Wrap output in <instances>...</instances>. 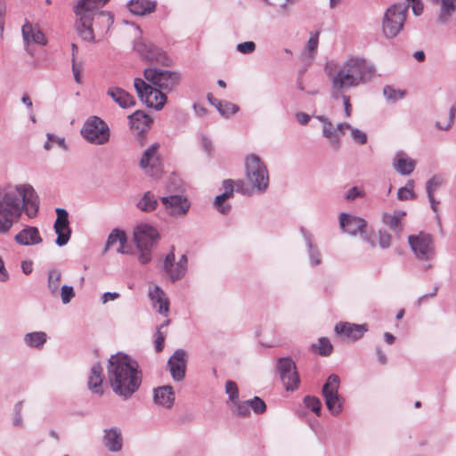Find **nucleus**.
Masks as SVG:
<instances>
[{
    "instance_id": "9b49d317",
    "label": "nucleus",
    "mask_w": 456,
    "mask_h": 456,
    "mask_svg": "<svg viewBox=\"0 0 456 456\" xmlns=\"http://www.w3.org/2000/svg\"><path fill=\"white\" fill-rule=\"evenodd\" d=\"M188 268V257L185 254H183L177 261H175V256L174 249L168 253L163 262V270L171 281L175 282L182 280Z\"/></svg>"
},
{
    "instance_id": "09e8293b",
    "label": "nucleus",
    "mask_w": 456,
    "mask_h": 456,
    "mask_svg": "<svg viewBox=\"0 0 456 456\" xmlns=\"http://www.w3.org/2000/svg\"><path fill=\"white\" fill-rule=\"evenodd\" d=\"M225 393L229 396V401L233 404L239 401V388L237 384L232 380H227L225 382Z\"/></svg>"
},
{
    "instance_id": "9d476101",
    "label": "nucleus",
    "mask_w": 456,
    "mask_h": 456,
    "mask_svg": "<svg viewBox=\"0 0 456 456\" xmlns=\"http://www.w3.org/2000/svg\"><path fill=\"white\" fill-rule=\"evenodd\" d=\"M408 243L419 261H429L435 256L434 241L430 234L420 232L417 235H410Z\"/></svg>"
},
{
    "instance_id": "a878e982",
    "label": "nucleus",
    "mask_w": 456,
    "mask_h": 456,
    "mask_svg": "<svg viewBox=\"0 0 456 456\" xmlns=\"http://www.w3.org/2000/svg\"><path fill=\"white\" fill-rule=\"evenodd\" d=\"M15 241L22 246L40 244L43 240L37 227L26 225L15 237Z\"/></svg>"
},
{
    "instance_id": "4be33fe9",
    "label": "nucleus",
    "mask_w": 456,
    "mask_h": 456,
    "mask_svg": "<svg viewBox=\"0 0 456 456\" xmlns=\"http://www.w3.org/2000/svg\"><path fill=\"white\" fill-rule=\"evenodd\" d=\"M102 444L110 452H119L123 448L121 429L118 427L105 428L103 430Z\"/></svg>"
},
{
    "instance_id": "e433bc0d",
    "label": "nucleus",
    "mask_w": 456,
    "mask_h": 456,
    "mask_svg": "<svg viewBox=\"0 0 456 456\" xmlns=\"http://www.w3.org/2000/svg\"><path fill=\"white\" fill-rule=\"evenodd\" d=\"M322 135L330 140V146L333 150H339L340 136L337 133V128H334L330 121L327 122V124H324V126H322Z\"/></svg>"
},
{
    "instance_id": "423d86ee",
    "label": "nucleus",
    "mask_w": 456,
    "mask_h": 456,
    "mask_svg": "<svg viewBox=\"0 0 456 456\" xmlns=\"http://www.w3.org/2000/svg\"><path fill=\"white\" fill-rule=\"evenodd\" d=\"M246 177L252 190L258 193L266 191L269 186V173L265 164L252 153L245 159Z\"/></svg>"
},
{
    "instance_id": "6e6552de",
    "label": "nucleus",
    "mask_w": 456,
    "mask_h": 456,
    "mask_svg": "<svg viewBox=\"0 0 456 456\" xmlns=\"http://www.w3.org/2000/svg\"><path fill=\"white\" fill-rule=\"evenodd\" d=\"M340 378L337 374H330L322 388V395L328 411L333 416H338L344 411L345 397L339 394Z\"/></svg>"
},
{
    "instance_id": "5701e85b",
    "label": "nucleus",
    "mask_w": 456,
    "mask_h": 456,
    "mask_svg": "<svg viewBox=\"0 0 456 456\" xmlns=\"http://www.w3.org/2000/svg\"><path fill=\"white\" fill-rule=\"evenodd\" d=\"M300 232L305 243L310 265L312 267L321 265L322 263V256L317 244L314 242V235L303 227L300 228Z\"/></svg>"
},
{
    "instance_id": "ddd939ff",
    "label": "nucleus",
    "mask_w": 456,
    "mask_h": 456,
    "mask_svg": "<svg viewBox=\"0 0 456 456\" xmlns=\"http://www.w3.org/2000/svg\"><path fill=\"white\" fill-rule=\"evenodd\" d=\"M278 370L287 391H294L298 387L300 379L296 364L291 358H280L278 361Z\"/></svg>"
},
{
    "instance_id": "f03ea898",
    "label": "nucleus",
    "mask_w": 456,
    "mask_h": 456,
    "mask_svg": "<svg viewBox=\"0 0 456 456\" xmlns=\"http://www.w3.org/2000/svg\"><path fill=\"white\" fill-rule=\"evenodd\" d=\"M38 196L30 184L8 185L0 189V232H7L24 211L34 217L38 211Z\"/></svg>"
},
{
    "instance_id": "f3484780",
    "label": "nucleus",
    "mask_w": 456,
    "mask_h": 456,
    "mask_svg": "<svg viewBox=\"0 0 456 456\" xmlns=\"http://www.w3.org/2000/svg\"><path fill=\"white\" fill-rule=\"evenodd\" d=\"M367 226L366 220L360 216L344 212L339 215V227L350 236L361 235Z\"/></svg>"
},
{
    "instance_id": "412c9836",
    "label": "nucleus",
    "mask_w": 456,
    "mask_h": 456,
    "mask_svg": "<svg viewBox=\"0 0 456 456\" xmlns=\"http://www.w3.org/2000/svg\"><path fill=\"white\" fill-rule=\"evenodd\" d=\"M367 330V324H355L343 322H338L334 328V331L337 335L344 336L351 341L359 340Z\"/></svg>"
},
{
    "instance_id": "6ab92c4d",
    "label": "nucleus",
    "mask_w": 456,
    "mask_h": 456,
    "mask_svg": "<svg viewBox=\"0 0 456 456\" xmlns=\"http://www.w3.org/2000/svg\"><path fill=\"white\" fill-rule=\"evenodd\" d=\"M57 218L54 223V231L57 234L55 243L59 247L66 245L70 238V228L69 226L68 212L64 208H57Z\"/></svg>"
},
{
    "instance_id": "8fccbe9b",
    "label": "nucleus",
    "mask_w": 456,
    "mask_h": 456,
    "mask_svg": "<svg viewBox=\"0 0 456 456\" xmlns=\"http://www.w3.org/2000/svg\"><path fill=\"white\" fill-rule=\"evenodd\" d=\"M248 400L233 403V411L240 417H248L250 414Z\"/></svg>"
},
{
    "instance_id": "5fc2aeb1",
    "label": "nucleus",
    "mask_w": 456,
    "mask_h": 456,
    "mask_svg": "<svg viewBox=\"0 0 456 456\" xmlns=\"http://www.w3.org/2000/svg\"><path fill=\"white\" fill-rule=\"evenodd\" d=\"M379 245L381 248L385 249L390 247L392 237L386 230H379L378 232Z\"/></svg>"
},
{
    "instance_id": "f257e3e1",
    "label": "nucleus",
    "mask_w": 456,
    "mask_h": 456,
    "mask_svg": "<svg viewBox=\"0 0 456 456\" xmlns=\"http://www.w3.org/2000/svg\"><path fill=\"white\" fill-rule=\"evenodd\" d=\"M325 73L330 82L331 96L336 100L342 98L345 114L350 117V98L345 92L370 81L375 74L374 66L362 57L351 56L340 65H326Z\"/></svg>"
},
{
    "instance_id": "72a5a7b5",
    "label": "nucleus",
    "mask_w": 456,
    "mask_h": 456,
    "mask_svg": "<svg viewBox=\"0 0 456 456\" xmlns=\"http://www.w3.org/2000/svg\"><path fill=\"white\" fill-rule=\"evenodd\" d=\"M155 0H130L128 3L129 11L135 15H147L156 10Z\"/></svg>"
},
{
    "instance_id": "bb28decb",
    "label": "nucleus",
    "mask_w": 456,
    "mask_h": 456,
    "mask_svg": "<svg viewBox=\"0 0 456 456\" xmlns=\"http://www.w3.org/2000/svg\"><path fill=\"white\" fill-rule=\"evenodd\" d=\"M224 192L217 195L215 199L214 205L223 215H226L231 211V205L224 203L226 200L230 199L233 195L234 183L232 180L228 179L223 182Z\"/></svg>"
},
{
    "instance_id": "4468645a",
    "label": "nucleus",
    "mask_w": 456,
    "mask_h": 456,
    "mask_svg": "<svg viewBox=\"0 0 456 456\" xmlns=\"http://www.w3.org/2000/svg\"><path fill=\"white\" fill-rule=\"evenodd\" d=\"M159 239L158 231L147 224H138L134 231V240L139 250L151 249Z\"/></svg>"
},
{
    "instance_id": "6e6d98bb",
    "label": "nucleus",
    "mask_w": 456,
    "mask_h": 456,
    "mask_svg": "<svg viewBox=\"0 0 456 456\" xmlns=\"http://www.w3.org/2000/svg\"><path fill=\"white\" fill-rule=\"evenodd\" d=\"M46 137L49 139V141H52V144H56L64 151H67L69 150V146L66 142L65 137L58 136L52 133H47Z\"/></svg>"
},
{
    "instance_id": "79ce46f5",
    "label": "nucleus",
    "mask_w": 456,
    "mask_h": 456,
    "mask_svg": "<svg viewBox=\"0 0 456 456\" xmlns=\"http://www.w3.org/2000/svg\"><path fill=\"white\" fill-rule=\"evenodd\" d=\"M216 110L218 112L225 118H229L231 115L235 114L239 111V106L227 101L216 102Z\"/></svg>"
},
{
    "instance_id": "a211bd4d",
    "label": "nucleus",
    "mask_w": 456,
    "mask_h": 456,
    "mask_svg": "<svg viewBox=\"0 0 456 456\" xmlns=\"http://www.w3.org/2000/svg\"><path fill=\"white\" fill-rule=\"evenodd\" d=\"M168 214L172 216H184L191 208V202L183 195H171L160 199Z\"/></svg>"
},
{
    "instance_id": "de8ad7c7",
    "label": "nucleus",
    "mask_w": 456,
    "mask_h": 456,
    "mask_svg": "<svg viewBox=\"0 0 456 456\" xmlns=\"http://www.w3.org/2000/svg\"><path fill=\"white\" fill-rule=\"evenodd\" d=\"M383 94L386 99L391 102L403 99L405 96V92L402 90H396L391 86H386L383 89Z\"/></svg>"
},
{
    "instance_id": "4d7b16f0",
    "label": "nucleus",
    "mask_w": 456,
    "mask_h": 456,
    "mask_svg": "<svg viewBox=\"0 0 456 456\" xmlns=\"http://www.w3.org/2000/svg\"><path fill=\"white\" fill-rule=\"evenodd\" d=\"M256 44L253 41H246L236 45V50L242 54H250L256 50Z\"/></svg>"
},
{
    "instance_id": "7ed1b4c3",
    "label": "nucleus",
    "mask_w": 456,
    "mask_h": 456,
    "mask_svg": "<svg viewBox=\"0 0 456 456\" xmlns=\"http://www.w3.org/2000/svg\"><path fill=\"white\" fill-rule=\"evenodd\" d=\"M143 76L145 80L137 77L134 81L137 95L148 107L160 110L167 102V93L178 86L180 74L161 68H148Z\"/></svg>"
},
{
    "instance_id": "a18cd8bd",
    "label": "nucleus",
    "mask_w": 456,
    "mask_h": 456,
    "mask_svg": "<svg viewBox=\"0 0 456 456\" xmlns=\"http://www.w3.org/2000/svg\"><path fill=\"white\" fill-rule=\"evenodd\" d=\"M414 181L408 180L404 187H401L397 191V198L400 200H414L416 195L413 191Z\"/></svg>"
},
{
    "instance_id": "774afa93",
    "label": "nucleus",
    "mask_w": 456,
    "mask_h": 456,
    "mask_svg": "<svg viewBox=\"0 0 456 456\" xmlns=\"http://www.w3.org/2000/svg\"><path fill=\"white\" fill-rule=\"evenodd\" d=\"M119 297L118 292H105L102 294L101 300L102 304H106L108 301H113Z\"/></svg>"
},
{
    "instance_id": "3c124183",
    "label": "nucleus",
    "mask_w": 456,
    "mask_h": 456,
    "mask_svg": "<svg viewBox=\"0 0 456 456\" xmlns=\"http://www.w3.org/2000/svg\"><path fill=\"white\" fill-rule=\"evenodd\" d=\"M248 403H249V408L256 414H262L266 410L265 403L258 396H255L253 399L248 400Z\"/></svg>"
},
{
    "instance_id": "052dcab7",
    "label": "nucleus",
    "mask_w": 456,
    "mask_h": 456,
    "mask_svg": "<svg viewBox=\"0 0 456 456\" xmlns=\"http://www.w3.org/2000/svg\"><path fill=\"white\" fill-rule=\"evenodd\" d=\"M364 197V191L359 189L357 186H354L349 189L346 194V199L347 200H354L356 198Z\"/></svg>"
},
{
    "instance_id": "2f4dec72",
    "label": "nucleus",
    "mask_w": 456,
    "mask_h": 456,
    "mask_svg": "<svg viewBox=\"0 0 456 456\" xmlns=\"http://www.w3.org/2000/svg\"><path fill=\"white\" fill-rule=\"evenodd\" d=\"M126 243V233L119 230L114 229L109 234L103 253H106L109 249L112 248L115 245H118L116 248V251L120 254H126V250L125 249V244Z\"/></svg>"
},
{
    "instance_id": "37998d69",
    "label": "nucleus",
    "mask_w": 456,
    "mask_h": 456,
    "mask_svg": "<svg viewBox=\"0 0 456 456\" xmlns=\"http://www.w3.org/2000/svg\"><path fill=\"white\" fill-rule=\"evenodd\" d=\"M456 115V106L452 105L451 106L449 112H448V118L445 121L442 120H436L435 123V126L441 131H448L452 128Z\"/></svg>"
},
{
    "instance_id": "69168bd1",
    "label": "nucleus",
    "mask_w": 456,
    "mask_h": 456,
    "mask_svg": "<svg viewBox=\"0 0 456 456\" xmlns=\"http://www.w3.org/2000/svg\"><path fill=\"white\" fill-rule=\"evenodd\" d=\"M10 275L8 271L5 268V265L4 260L0 257V281L6 282L9 281Z\"/></svg>"
},
{
    "instance_id": "c85d7f7f",
    "label": "nucleus",
    "mask_w": 456,
    "mask_h": 456,
    "mask_svg": "<svg viewBox=\"0 0 456 456\" xmlns=\"http://www.w3.org/2000/svg\"><path fill=\"white\" fill-rule=\"evenodd\" d=\"M106 94L122 109L134 107L136 103L134 96L118 86L109 87Z\"/></svg>"
},
{
    "instance_id": "0e129e2a",
    "label": "nucleus",
    "mask_w": 456,
    "mask_h": 456,
    "mask_svg": "<svg viewBox=\"0 0 456 456\" xmlns=\"http://www.w3.org/2000/svg\"><path fill=\"white\" fill-rule=\"evenodd\" d=\"M72 61V73L75 81L77 84L81 83V65L77 64L75 60Z\"/></svg>"
},
{
    "instance_id": "1a4fd4ad",
    "label": "nucleus",
    "mask_w": 456,
    "mask_h": 456,
    "mask_svg": "<svg viewBox=\"0 0 456 456\" xmlns=\"http://www.w3.org/2000/svg\"><path fill=\"white\" fill-rule=\"evenodd\" d=\"M80 134L86 142L95 145H104L110 138L108 124L97 116H90L85 121Z\"/></svg>"
},
{
    "instance_id": "b1692460",
    "label": "nucleus",
    "mask_w": 456,
    "mask_h": 456,
    "mask_svg": "<svg viewBox=\"0 0 456 456\" xmlns=\"http://www.w3.org/2000/svg\"><path fill=\"white\" fill-rule=\"evenodd\" d=\"M394 169L401 175H410L416 167V161L411 159L404 151H397L393 159Z\"/></svg>"
},
{
    "instance_id": "a19ab883",
    "label": "nucleus",
    "mask_w": 456,
    "mask_h": 456,
    "mask_svg": "<svg viewBox=\"0 0 456 456\" xmlns=\"http://www.w3.org/2000/svg\"><path fill=\"white\" fill-rule=\"evenodd\" d=\"M445 182L443 175H434L426 182V191L427 195H435V191L441 187Z\"/></svg>"
},
{
    "instance_id": "f8f14e48",
    "label": "nucleus",
    "mask_w": 456,
    "mask_h": 456,
    "mask_svg": "<svg viewBox=\"0 0 456 456\" xmlns=\"http://www.w3.org/2000/svg\"><path fill=\"white\" fill-rule=\"evenodd\" d=\"M159 144H151L140 159V167L151 177H157L162 172V160L159 153Z\"/></svg>"
},
{
    "instance_id": "338daca9",
    "label": "nucleus",
    "mask_w": 456,
    "mask_h": 456,
    "mask_svg": "<svg viewBox=\"0 0 456 456\" xmlns=\"http://www.w3.org/2000/svg\"><path fill=\"white\" fill-rule=\"evenodd\" d=\"M139 251H140V255L138 256L139 261L142 264L149 263L151 259V249H148V250L144 249V250H139Z\"/></svg>"
},
{
    "instance_id": "c756f323",
    "label": "nucleus",
    "mask_w": 456,
    "mask_h": 456,
    "mask_svg": "<svg viewBox=\"0 0 456 456\" xmlns=\"http://www.w3.org/2000/svg\"><path fill=\"white\" fill-rule=\"evenodd\" d=\"M175 392L171 386H163L153 390L154 403L166 409H170L175 403Z\"/></svg>"
},
{
    "instance_id": "c9c22d12",
    "label": "nucleus",
    "mask_w": 456,
    "mask_h": 456,
    "mask_svg": "<svg viewBox=\"0 0 456 456\" xmlns=\"http://www.w3.org/2000/svg\"><path fill=\"white\" fill-rule=\"evenodd\" d=\"M47 335L44 331H34L24 335L23 340L27 346L32 348H42L45 344Z\"/></svg>"
},
{
    "instance_id": "4c0bfd02",
    "label": "nucleus",
    "mask_w": 456,
    "mask_h": 456,
    "mask_svg": "<svg viewBox=\"0 0 456 456\" xmlns=\"http://www.w3.org/2000/svg\"><path fill=\"white\" fill-rule=\"evenodd\" d=\"M158 204L155 195L151 191H147L137 202L136 206L142 212H151L156 209Z\"/></svg>"
},
{
    "instance_id": "aec40b11",
    "label": "nucleus",
    "mask_w": 456,
    "mask_h": 456,
    "mask_svg": "<svg viewBox=\"0 0 456 456\" xmlns=\"http://www.w3.org/2000/svg\"><path fill=\"white\" fill-rule=\"evenodd\" d=\"M186 361V352L183 349H176L169 358L167 366L174 380L181 381L184 379Z\"/></svg>"
},
{
    "instance_id": "cd10ccee",
    "label": "nucleus",
    "mask_w": 456,
    "mask_h": 456,
    "mask_svg": "<svg viewBox=\"0 0 456 456\" xmlns=\"http://www.w3.org/2000/svg\"><path fill=\"white\" fill-rule=\"evenodd\" d=\"M103 369L99 362L94 363L90 370L87 380L88 389L95 395H102Z\"/></svg>"
},
{
    "instance_id": "ea45409f",
    "label": "nucleus",
    "mask_w": 456,
    "mask_h": 456,
    "mask_svg": "<svg viewBox=\"0 0 456 456\" xmlns=\"http://www.w3.org/2000/svg\"><path fill=\"white\" fill-rule=\"evenodd\" d=\"M319 31L311 32L310 37L306 43L304 56L313 61L315 58L318 44H319Z\"/></svg>"
},
{
    "instance_id": "39448f33",
    "label": "nucleus",
    "mask_w": 456,
    "mask_h": 456,
    "mask_svg": "<svg viewBox=\"0 0 456 456\" xmlns=\"http://www.w3.org/2000/svg\"><path fill=\"white\" fill-rule=\"evenodd\" d=\"M109 0H78L74 7V12L77 17L76 29L78 36L85 41L94 43V35L92 28L94 17L105 26L107 32L113 24L114 18L110 12H96L99 7L103 6Z\"/></svg>"
},
{
    "instance_id": "680f3d73",
    "label": "nucleus",
    "mask_w": 456,
    "mask_h": 456,
    "mask_svg": "<svg viewBox=\"0 0 456 456\" xmlns=\"http://www.w3.org/2000/svg\"><path fill=\"white\" fill-rule=\"evenodd\" d=\"M407 4L411 5L414 15L419 16L423 12V4L420 0H406Z\"/></svg>"
},
{
    "instance_id": "864d4df0",
    "label": "nucleus",
    "mask_w": 456,
    "mask_h": 456,
    "mask_svg": "<svg viewBox=\"0 0 456 456\" xmlns=\"http://www.w3.org/2000/svg\"><path fill=\"white\" fill-rule=\"evenodd\" d=\"M22 407H23V402H18L14 405L13 409V416H12V423L16 427H23V420H22Z\"/></svg>"
},
{
    "instance_id": "0eeeda50",
    "label": "nucleus",
    "mask_w": 456,
    "mask_h": 456,
    "mask_svg": "<svg viewBox=\"0 0 456 456\" xmlns=\"http://www.w3.org/2000/svg\"><path fill=\"white\" fill-rule=\"evenodd\" d=\"M408 8V4L400 3L387 9L382 20V31L387 38H394L403 30Z\"/></svg>"
},
{
    "instance_id": "473e14b6",
    "label": "nucleus",
    "mask_w": 456,
    "mask_h": 456,
    "mask_svg": "<svg viewBox=\"0 0 456 456\" xmlns=\"http://www.w3.org/2000/svg\"><path fill=\"white\" fill-rule=\"evenodd\" d=\"M406 213L403 210H395L392 213L385 212L382 215V223L395 232L403 231V219Z\"/></svg>"
},
{
    "instance_id": "603ef678",
    "label": "nucleus",
    "mask_w": 456,
    "mask_h": 456,
    "mask_svg": "<svg viewBox=\"0 0 456 456\" xmlns=\"http://www.w3.org/2000/svg\"><path fill=\"white\" fill-rule=\"evenodd\" d=\"M59 295L61 296L62 304L67 305L75 297V291L72 286L63 285L59 289Z\"/></svg>"
},
{
    "instance_id": "49530a36",
    "label": "nucleus",
    "mask_w": 456,
    "mask_h": 456,
    "mask_svg": "<svg viewBox=\"0 0 456 456\" xmlns=\"http://www.w3.org/2000/svg\"><path fill=\"white\" fill-rule=\"evenodd\" d=\"M304 403L307 409L312 411L317 416H321L322 412V402L316 396L306 395L304 398Z\"/></svg>"
},
{
    "instance_id": "393cba45",
    "label": "nucleus",
    "mask_w": 456,
    "mask_h": 456,
    "mask_svg": "<svg viewBox=\"0 0 456 456\" xmlns=\"http://www.w3.org/2000/svg\"><path fill=\"white\" fill-rule=\"evenodd\" d=\"M149 297L156 311L159 314L167 316L169 312V301L166 293L159 286L155 285L153 288L150 289Z\"/></svg>"
},
{
    "instance_id": "13d9d810",
    "label": "nucleus",
    "mask_w": 456,
    "mask_h": 456,
    "mask_svg": "<svg viewBox=\"0 0 456 456\" xmlns=\"http://www.w3.org/2000/svg\"><path fill=\"white\" fill-rule=\"evenodd\" d=\"M351 136L352 139L359 144H365L368 141L366 133L358 128H351Z\"/></svg>"
},
{
    "instance_id": "58836bf2",
    "label": "nucleus",
    "mask_w": 456,
    "mask_h": 456,
    "mask_svg": "<svg viewBox=\"0 0 456 456\" xmlns=\"http://www.w3.org/2000/svg\"><path fill=\"white\" fill-rule=\"evenodd\" d=\"M61 280V272L53 269L48 272L47 287L53 297L59 296L60 283Z\"/></svg>"
},
{
    "instance_id": "dca6fc26",
    "label": "nucleus",
    "mask_w": 456,
    "mask_h": 456,
    "mask_svg": "<svg viewBox=\"0 0 456 456\" xmlns=\"http://www.w3.org/2000/svg\"><path fill=\"white\" fill-rule=\"evenodd\" d=\"M134 48L142 58L148 61H155L166 65L168 63V58L166 53L151 43L139 40L134 44Z\"/></svg>"
},
{
    "instance_id": "bf43d9fd",
    "label": "nucleus",
    "mask_w": 456,
    "mask_h": 456,
    "mask_svg": "<svg viewBox=\"0 0 456 456\" xmlns=\"http://www.w3.org/2000/svg\"><path fill=\"white\" fill-rule=\"evenodd\" d=\"M166 338V333L160 331V329H157L155 333V350L161 352L164 348V342Z\"/></svg>"
},
{
    "instance_id": "c03bdc74",
    "label": "nucleus",
    "mask_w": 456,
    "mask_h": 456,
    "mask_svg": "<svg viewBox=\"0 0 456 456\" xmlns=\"http://www.w3.org/2000/svg\"><path fill=\"white\" fill-rule=\"evenodd\" d=\"M312 348L316 349L319 354L322 356H328L333 351L332 344L330 339L325 337L320 338L317 344L312 345Z\"/></svg>"
},
{
    "instance_id": "e2e57ef3",
    "label": "nucleus",
    "mask_w": 456,
    "mask_h": 456,
    "mask_svg": "<svg viewBox=\"0 0 456 456\" xmlns=\"http://www.w3.org/2000/svg\"><path fill=\"white\" fill-rule=\"evenodd\" d=\"M6 12V4L4 0H0V37L3 35L4 28V16Z\"/></svg>"
},
{
    "instance_id": "f704fd0d",
    "label": "nucleus",
    "mask_w": 456,
    "mask_h": 456,
    "mask_svg": "<svg viewBox=\"0 0 456 456\" xmlns=\"http://www.w3.org/2000/svg\"><path fill=\"white\" fill-rule=\"evenodd\" d=\"M440 2V10L436 21L441 25L450 22L453 13L456 12V0H438Z\"/></svg>"
},
{
    "instance_id": "2eb2a0df",
    "label": "nucleus",
    "mask_w": 456,
    "mask_h": 456,
    "mask_svg": "<svg viewBox=\"0 0 456 456\" xmlns=\"http://www.w3.org/2000/svg\"><path fill=\"white\" fill-rule=\"evenodd\" d=\"M21 33L25 49L31 56L35 54V51L32 47L33 45L43 46L47 44L45 34L40 30L37 25L26 21L22 26Z\"/></svg>"
},
{
    "instance_id": "20e7f679",
    "label": "nucleus",
    "mask_w": 456,
    "mask_h": 456,
    "mask_svg": "<svg viewBox=\"0 0 456 456\" xmlns=\"http://www.w3.org/2000/svg\"><path fill=\"white\" fill-rule=\"evenodd\" d=\"M107 377L112 391L124 400L131 398L142 381V372L138 362L121 352L109 358Z\"/></svg>"
},
{
    "instance_id": "7c9ffc66",
    "label": "nucleus",
    "mask_w": 456,
    "mask_h": 456,
    "mask_svg": "<svg viewBox=\"0 0 456 456\" xmlns=\"http://www.w3.org/2000/svg\"><path fill=\"white\" fill-rule=\"evenodd\" d=\"M130 127L137 134L147 131L152 122L151 118L142 110H136L128 116Z\"/></svg>"
}]
</instances>
